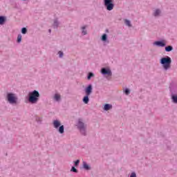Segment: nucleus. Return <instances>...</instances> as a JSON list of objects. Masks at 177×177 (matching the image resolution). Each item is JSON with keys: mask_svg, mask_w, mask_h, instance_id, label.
I'll return each mask as SVG.
<instances>
[{"mask_svg": "<svg viewBox=\"0 0 177 177\" xmlns=\"http://www.w3.org/2000/svg\"><path fill=\"white\" fill-rule=\"evenodd\" d=\"M39 99V93L37 91H33L31 93H29V98L28 100L30 103H37Z\"/></svg>", "mask_w": 177, "mask_h": 177, "instance_id": "obj_1", "label": "nucleus"}, {"mask_svg": "<svg viewBox=\"0 0 177 177\" xmlns=\"http://www.w3.org/2000/svg\"><path fill=\"white\" fill-rule=\"evenodd\" d=\"M171 63H172V60L171 57H162L160 59V64L163 65V68L165 70H168V68H171Z\"/></svg>", "mask_w": 177, "mask_h": 177, "instance_id": "obj_2", "label": "nucleus"}, {"mask_svg": "<svg viewBox=\"0 0 177 177\" xmlns=\"http://www.w3.org/2000/svg\"><path fill=\"white\" fill-rule=\"evenodd\" d=\"M53 124L54 128H55V129H58L59 133H64V126L62 125L60 121L57 120H54Z\"/></svg>", "mask_w": 177, "mask_h": 177, "instance_id": "obj_3", "label": "nucleus"}, {"mask_svg": "<svg viewBox=\"0 0 177 177\" xmlns=\"http://www.w3.org/2000/svg\"><path fill=\"white\" fill-rule=\"evenodd\" d=\"M7 99L11 104H15V103H17V97H16V95L10 93L7 95Z\"/></svg>", "mask_w": 177, "mask_h": 177, "instance_id": "obj_4", "label": "nucleus"}, {"mask_svg": "<svg viewBox=\"0 0 177 177\" xmlns=\"http://www.w3.org/2000/svg\"><path fill=\"white\" fill-rule=\"evenodd\" d=\"M104 3L108 10H113V9H114L113 0H104Z\"/></svg>", "mask_w": 177, "mask_h": 177, "instance_id": "obj_5", "label": "nucleus"}, {"mask_svg": "<svg viewBox=\"0 0 177 177\" xmlns=\"http://www.w3.org/2000/svg\"><path fill=\"white\" fill-rule=\"evenodd\" d=\"M102 74H104V75H107L109 76H111V71L110 69H106L103 68L101 71Z\"/></svg>", "mask_w": 177, "mask_h": 177, "instance_id": "obj_6", "label": "nucleus"}, {"mask_svg": "<svg viewBox=\"0 0 177 177\" xmlns=\"http://www.w3.org/2000/svg\"><path fill=\"white\" fill-rule=\"evenodd\" d=\"M85 92H86V95L87 96H89V95H91L92 93V85H88L86 90H85Z\"/></svg>", "mask_w": 177, "mask_h": 177, "instance_id": "obj_7", "label": "nucleus"}, {"mask_svg": "<svg viewBox=\"0 0 177 177\" xmlns=\"http://www.w3.org/2000/svg\"><path fill=\"white\" fill-rule=\"evenodd\" d=\"M154 45H157V46H161L163 48V46H165V43L164 41H155Z\"/></svg>", "mask_w": 177, "mask_h": 177, "instance_id": "obj_8", "label": "nucleus"}, {"mask_svg": "<svg viewBox=\"0 0 177 177\" xmlns=\"http://www.w3.org/2000/svg\"><path fill=\"white\" fill-rule=\"evenodd\" d=\"M78 127L80 128V129L81 131H84V129H85V127L84 125V122H81V120H79Z\"/></svg>", "mask_w": 177, "mask_h": 177, "instance_id": "obj_9", "label": "nucleus"}, {"mask_svg": "<svg viewBox=\"0 0 177 177\" xmlns=\"http://www.w3.org/2000/svg\"><path fill=\"white\" fill-rule=\"evenodd\" d=\"M89 95H86L83 98V102L84 103H85V104H88V103L89 102Z\"/></svg>", "mask_w": 177, "mask_h": 177, "instance_id": "obj_10", "label": "nucleus"}, {"mask_svg": "<svg viewBox=\"0 0 177 177\" xmlns=\"http://www.w3.org/2000/svg\"><path fill=\"white\" fill-rule=\"evenodd\" d=\"M112 106L111 104H106L104 105V109L107 111L111 109Z\"/></svg>", "mask_w": 177, "mask_h": 177, "instance_id": "obj_11", "label": "nucleus"}, {"mask_svg": "<svg viewBox=\"0 0 177 177\" xmlns=\"http://www.w3.org/2000/svg\"><path fill=\"white\" fill-rule=\"evenodd\" d=\"M173 48L171 46H168L167 47H165V50L166 52H171V50H172Z\"/></svg>", "mask_w": 177, "mask_h": 177, "instance_id": "obj_12", "label": "nucleus"}, {"mask_svg": "<svg viewBox=\"0 0 177 177\" xmlns=\"http://www.w3.org/2000/svg\"><path fill=\"white\" fill-rule=\"evenodd\" d=\"M5 23V18L3 17H0V24L2 25Z\"/></svg>", "mask_w": 177, "mask_h": 177, "instance_id": "obj_13", "label": "nucleus"}, {"mask_svg": "<svg viewBox=\"0 0 177 177\" xmlns=\"http://www.w3.org/2000/svg\"><path fill=\"white\" fill-rule=\"evenodd\" d=\"M54 99H55L57 102L60 100V95L59 94H55L54 96Z\"/></svg>", "mask_w": 177, "mask_h": 177, "instance_id": "obj_14", "label": "nucleus"}, {"mask_svg": "<svg viewBox=\"0 0 177 177\" xmlns=\"http://www.w3.org/2000/svg\"><path fill=\"white\" fill-rule=\"evenodd\" d=\"M83 167H84V169H89V166L85 162H83Z\"/></svg>", "mask_w": 177, "mask_h": 177, "instance_id": "obj_15", "label": "nucleus"}, {"mask_svg": "<svg viewBox=\"0 0 177 177\" xmlns=\"http://www.w3.org/2000/svg\"><path fill=\"white\" fill-rule=\"evenodd\" d=\"M124 23H125L126 26L131 27V21H129L128 19H125Z\"/></svg>", "mask_w": 177, "mask_h": 177, "instance_id": "obj_16", "label": "nucleus"}, {"mask_svg": "<svg viewBox=\"0 0 177 177\" xmlns=\"http://www.w3.org/2000/svg\"><path fill=\"white\" fill-rule=\"evenodd\" d=\"M161 13V11L160 10H156L154 12V16H158Z\"/></svg>", "mask_w": 177, "mask_h": 177, "instance_id": "obj_17", "label": "nucleus"}, {"mask_svg": "<svg viewBox=\"0 0 177 177\" xmlns=\"http://www.w3.org/2000/svg\"><path fill=\"white\" fill-rule=\"evenodd\" d=\"M107 40V35L104 34L102 37V41H106Z\"/></svg>", "mask_w": 177, "mask_h": 177, "instance_id": "obj_18", "label": "nucleus"}, {"mask_svg": "<svg viewBox=\"0 0 177 177\" xmlns=\"http://www.w3.org/2000/svg\"><path fill=\"white\" fill-rule=\"evenodd\" d=\"M82 28L83 30L82 31L83 35H86V30H85V28H86V26H83Z\"/></svg>", "mask_w": 177, "mask_h": 177, "instance_id": "obj_19", "label": "nucleus"}, {"mask_svg": "<svg viewBox=\"0 0 177 177\" xmlns=\"http://www.w3.org/2000/svg\"><path fill=\"white\" fill-rule=\"evenodd\" d=\"M174 103H177V95L172 96Z\"/></svg>", "mask_w": 177, "mask_h": 177, "instance_id": "obj_20", "label": "nucleus"}, {"mask_svg": "<svg viewBox=\"0 0 177 177\" xmlns=\"http://www.w3.org/2000/svg\"><path fill=\"white\" fill-rule=\"evenodd\" d=\"M22 34H26L27 33V28H23L21 30Z\"/></svg>", "mask_w": 177, "mask_h": 177, "instance_id": "obj_21", "label": "nucleus"}, {"mask_svg": "<svg viewBox=\"0 0 177 177\" xmlns=\"http://www.w3.org/2000/svg\"><path fill=\"white\" fill-rule=\"evenodd\" d=\"M71 171L72 172H75V173L78 172V170H77V169H75V167H73L71 168Z\"/></svg>", "mask_w": 177, "mask_h": 177, "instance_id": "obj_22", "label": "nucleus"}, {"mask_svg": "<svg viewBox=\"0 0 177 177\" xmlns=\"http://www.w3.org/2000/svg\"><path fill=\"white\" fill-rule=\"evenodd\" d=\"M17 42H21V35H19L17 37Z\"/></svg>", "mask_w": 177, "mask_h": 177, "instance_id": "obj_23", "label": "nucleus"}, {"mask_svg": "<svg viewBox=\"0 0 177 177\" xmlns=\"http://www.w3.org/2000/svg\"><path fill=\"white\" fill-rule=\"evenodd\" d=\"M92 77H93V73H89L87 78H88V80H91V78H92Z\"/></svg>", "mask_w": 177, "mask_h": 177, "instance_id": "obj_24", "label": "nucleus"}, {"mask_svg": "<svg viewBox=\"0 0 177 177\" xmlns=\"http://www.w3.org/2000/svg\"><path fill=\"white\" fill-rule=\"evenodd\" d=\"M125 95H129L131 93V91H129V89L126 88L124 91Z\"/></svg>", "mask_w": 177, "mask_h": 177, "instance_id": "obj_25", "label": "nucleus"}, {"mask_svg": "<svg viewBox=\"0 0 177 177\" xmlns=\"http://www.w3.org/2000/svg\"><path fill=\"white\" fill-rule=\"evenodd\" d=\"M80 165V160H77L75 162V167L78 166Z\"/></svg>", "mask_w": 177, "mask_h": 177, "instance_id": "obj_26", "label": "nucleus"}, {"mask_svg": "<svg viewBox=\"0 0 177 177\" xmlns=\"http://www.w3.org/2000/svg\"><path fill=\"white\" fill-rule=\"evenodd\" d=\"M58 54L59 55V57H63V52L59 51Z\"/></svg>", "mask_w": 177, "mask_h": 177, "instance_id": "obj_27", "label": "nucleus"}, {"mask_svg": "<svg viewBox=\"0 0 177 177\" xmlns=\"http://www.w3.org/2000/svg\"><path fill=\"white\" fill-rule=\"evenodd\" d=\"M130 177H136V174L135 172L131 173Z\"/></svg>", "mask_w": 177, "mask_h": 177, "instance_id": "obj_28", "label": "nucleus"}, {"mask_svg": "<svg viewBox=\"0 0 177 177\" xmlns=\"http://www.w3.org/2000/svg\"><path fill=\"white\" fill-rule=\"evenodd\" d=\"M57 24H58L57 21H55L54 22V26H55V27H57Z\"/></svg>", "mask_w": 177, "mask_h": 177, "instance_id": "obj_29", "label": "nucleus"}, {"mask_svg": "<svg viewBox=\"0 0 177 177\" xmlns=\"http://www.w3.org/2000/svg\"><path fill=\"white\" fill-rule=\"evenodd\" d=\"M49 32H50V30H49Z\"/></svg>", "mask_w": 177, "mask_h": 177, "instance_id": "obj_30", "label": "nucleus"}]
</instances>
